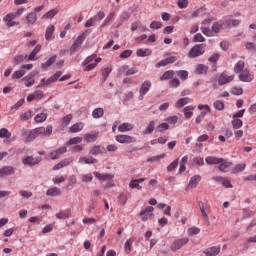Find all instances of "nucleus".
<instances>
[{
    "instance_id": "nucleus-1",
    "label": "nucleus",
    "mask_w": 256,
    "mask_h": 256,
    "mask_svg": "<svg viewBox=\"0 0 256 256\" xmlns=\"http://www.w3.org/2000/svg\"><path fill=\"white\" fill-rule=\"evenodd\" d=\"M205 53V44H197L190 49L188 52V57L190 59H197V57H201Z\"/></svg>"
},
{
    "instance_id": "nucleus-2",
    "label": "nucleus",
    "mask_w": 256,
    "mask_h": 256,
    "mask_svg": "<svg viewBox=\"0 0 256 256\" xmlns=\"http://www.w3.org/2000/svg\"><path fill=\"white\" fill-rule=\"evenodd\" d=\"M188 243H189V238L176 239L171 244L170 249L171 251H173V253H177L179 249H181L182 247H185V245H187Z\"/></svg>"
},
{
    "instance_id": "nucleus-3",
    "label": "nucleus",
    "mask_w": 256,
    "mask_h": 256,
    "mask_svg": "<svg viewBox=\"0 0 256 256\" xmlns=\"http://www.w3.org/2000/svg\"><path fill=\"white\" fill-rule=\"evenodd\" d=\"M40 161H42L41 157H33V156H25L22 159L23 165L27 167H35V165H39Z\"/></svg>"
},
{
    "instance_id": "nucleus-4",
    "label": "nucleus",
    "mask_w": 256,
    "mask_h": 256,
    "mask_svg": "<svg viewBox=\"0 0 256 256\" xmlns=\"http://www.w3.org/2000/svg\"><path fill=\"white\" fill-rule=\"evenodd\" d=\"M31 69H33V64L22 65L20 70H17L12 74V79H21V77H24L26 71H31Z\"/></svg>"
},
{
    "instance_id": "nucleus-5",
    "label": "nucleus",
    "mask_w": 256,
    "mask_h": 256,
    "mask_svg": "<svg viewBox=\"0 0 256 256\" xmlns=\"http://www.w3.org/2000/svg\"><path fill=\"white\" fill-rule=\"evenodd\" d=\"M95 178L100 181H108L105 187H113L115 185L111 179H113V175L111 174H101L99 172H94Z\"/></svg>"
},
{
    "instance_id": "nucleus-6",
    "label": "nucleus",
    "mask_w": 256,
    "mask_h": 256,
    "mask_svg": "<svg viewBox=\"0 0 256 256\" xmlns=\"http://www.w3.org/2000/svg\"><path fill=\"white\" fill-rule=\"evenodd\" d=\"M153 206H147L144 210L140 212L141 221H149L150 217H153Z\"/></svg>"
},
{
    "instance_id": "nucleus-7",
    "label": "nucleus",
    "mask_w": 256,
    "mask_h": 256,
    "mask_svg": "<svg viewBox=\"0 0 256 256\" xmlns=\"http://www.w3.org/2000/svg\"><path fill=\"white\" fill-rule=\"evenodd\" d=\"M36 134L39 135H44V137H51V134L53 133V126L48 125L46 128L45 127H38L35 128Z\"/></svg>"
},
{
    "instance_id": "nucleus-8",
    "label": "nucleus",
    "mask_w": 256,
    "mask_h": 256,
    "mask_svg": "<svg viewBox=\"0 0 256 256\" xmlns=\"http://www.w3.org/2000/svg\"><path fill=\"white\" fill-rule=\"evenodd\" d=\"M39 75V71H32L24 77V82L27 87H32V85H35V77Z\"/></svg>"
},
{
    "instance_id": "nucleus-9",
    "label": "nucleus",
    "mask_w": 256,
    "mask_h": 256,
    "mask_svg": "<svg viewBox=\"0 0 256 256\" xmlns=\"http://www.w3.org/2000/svg\"><path fill=\"white\" fill-rule=\"evenodd\" d=\"M201 181V176L200 175H194L193 177L190 178V181L188 185L185 188V191H191V189H195L197 185H199V182Z\"/></svg>"
},
{
    "instance_id": "nucleus-10",
    "label": "nucleus",
    "mask_w": 256,
    "mask_h": 256,
    "mask_svg": "<svg viewBox=\"0 0 256 256\" xmlns=\"http://www.w3.org/2000/svg\"><path fill=\"white\" fill-rule=\"evenodd\" d=\"M116 141L118 143H135L137 139L135 137L129 136V135H117Z\"/></svg>"
},
{
    "instance_id": "nucleus-11",
    "label": "nucleus",
    "mask_w": 256,
    "mask_h": 256,
    "mask_svg": "<svg viewBox=\"0 0 256 256\" xmlns=\"http://www.w3.org/2000/svg\"><path fill=\"white\" fill-rule=\"evenodd\" d=\"M235 79V75L228 76L225 73H222L218 78L219 85H227V83H231Z\"/></svg>"
},
{
    "instance_id": "nucleus-12",
    "label": "nucleus",
    "mask_w": 256,
    "mask_h": 256,
    "mask_svg": "<svg viewBox=\"0 0 256 256\" xmlns=\"http://www.w3.org/2000/svg\"><path fill=\"white\" fill-rule=\"evenodd\" d=\"M83 41H85V37L81 36V35L78 36L70 48V53L71 54L75 53L77 51V49H79V47H81V45H83Z\"/></svg>"
},
{
    "instance_id": "nucleus-13",
    "label": "nucleus",
    "mask_w": 256,
    "mask_h": 256,
    "mask_svg": "<svg viewBox=\"0 0 256 256\" xmlns=\"http://www.w3.org/2000/svg\"><path fill=\"white\" fill-rule=\"evenodd\" d=\"M222 162H219V166L218 169L219 171H222V173H227V171H229V169H231L233 167V163L232 162H227L225 161V159L221 158Z\"/></svg>"
},
{
    "instance_id": "nucleus-14",
    "label": "nucleus",
    "mask_w": 256,
    "mask_h": 256,
    "mask_svg": "<svg viewBox=\"0 0 256 256\" xmlns=\"http://www.w3.org/2000/svg\"><path fill=\"white\" fill-rule=\"evenodd\" d=\"M63 153H67V147L62 146L52 152H50V159L55 160L59 159V156L63 155Z\"/></svg>"
},
{
    "instance_id": "nucleus-15",
    "label": "nucleus",
    "mask_w": 256,
    "mask_h": 256,
    "mask_svg": "<svg viewBox=\"0 0 256 256\" xmlns=\"http://www.w3.org/2000/svg\"><path fill=\"white\" fill-rule=\"evenodd\" d=\"M239 79L243 83H251V81H253V76L249 73V70L246 69L240 73Z\"/></svg>"
},
{
    "instance_id": "nucleus-16",
    "label": "nucleus",
    "mask_w": 256,
    "mask_h": 256,
    "mask_svg": "<svg viewBox=\"0 0 256 256\" xmlns=\"http://www.w3.org/2000/svg\"><path fill=\"white\" fill-rule=\"evenodd\" d=\"M149 89H151V81L146 80L143 82L140 88V99H143L145 95L149 92Z\"/></svg>"
},
{
    "instance_id": "nucleus-17",
    "label": "nucleus",
    "mask_w": 256,
    "mask_h": 256,
    "mask_svg": "<svg viewBox=\"0 0 256 256\" xmlns=\"http://www.w3.org/2000/svg\"><path fill=\"white\" fill-rule=\"evenodd\" d=\"M53 33H55V26L54 25L48 26L45 32L46 41H53V39H55V35H53Z\"/></svg>"
},
{
    "instance_id": "nucleus-18",
    "label": "nucleus",
    "mask_w": 256,
    "mask_h": 256,
    "mask_svg": "<svg viewBox=\"0 0 256 256\" xmlns=\"http://www.w3.org/2000/svg\"><path fill=\"white\" fill-rule=\"evenodd\" d=\"M13 173H15V168H13V166H5L0 170V177L13 175Z\"/></svg>"
},
{
    "instance_id": "nucleus-19",
    "label": "nucleus",
    "mask_w": 256,
    "mask_h": 256,
    "mask_svg": "<svg viewBox=\"0 0 256 256\" xmlns=\"http://www.w3.org/2000/svg\"><path fill=\"white\" fill-rule=\"evenodd\" d=\"M225 25V21L219 20L212 25V33H221L223 26Z\"/></svg>"
},
{
    "instance_id": "nucleus-20",
    "label": "nucleus",
    "mask_w": 256,
    "mask_h": 256,
    "mask_svg": "<svg viewBox=\"0 0 256 256\" xmlns=\"http://www.w3.org/2000/svg\"><path fill=\"white\" fill-rule=\"evenodd\" d=\"M221 251V247L213 246L211 248H208L204 251L206 256H216L219 255V252Z\"/></svg>"
},
{
    "instance_id": "nucleus-21",
    "label": "nucleus",
    "mask_w": 256,
    "mask_h": 256,
    "mask_svg": "<svg viewBox=\"0 0 256 256\" xmlns=\"http://www.w3.org/2000/svg\"><path fill=\"white\" fill-rule=\"evenodd\" d=\"M207 71H209V66L205 64H199L196 67L195 73L196 75H207Z\"/></svg>"
},
{
    "instance_id": "nucleus-22",
    "label": "nucleus",
    "mask_w": 256,
    "mask_h": 256,
    "mask_svg": "<svg viewBox=\"0 0 256 256\" xmlns=\"http://www.w3.org/2000/svg\"><path fill=\"white\" fill-rule=\"evenodd\" d=\"M130 17L131 14H129V12H123L118 19V24L116 27H121V25H123L125 21H129Z\"/></svg>"
},
{
    "instance_id": "nucleus-23",
    "label": "nucleus",
    "mask_w": 256,
    "mask_h": 256,
    "mask_svg": "<svg viewBox=\"0 0 256 256\" xmlns=\"http://www.w3.org/2000/svg\"><path fill=\"white\" fill-rule=\"evenodd\" d=\"M78 163H85L86 165H93L95 163H98V160L93 157H80Z\"/></svg>"
},
{
    "instance_id": "nucleus-24",
    "label": "nucleus",
    "mask_w": 256,
    "mask_h": 256,
    "mask_svg": "<svg viewBox=\"0 0 256 256\" xmlns=\"http://www.w3.org/2000/svg\"><path fill=\"white\" fill-rule=\"evenodd\" d=\"M46 195L48 197H57L59 195H61V189L57 188V187H53L47 190Z\"/></svg>"
},
{
    "instance_id": "nucleus-25",
    "label": "nucleus",
    "mask_w": 256,
    "mask_h": 256,
    "mask_svg": "<svg viewBox=\"0 0 256 256\" xmlns=\"http://www.w3.org/2000/svg\"><path fill=\"white\" fill-rule=\"evenodd\" d=\"M27 54L23 55L20 54L18 56H15L12 60L13 65H21V63H23L25 61V59H27Z\"/></svg>"
},
{
    "instance_id": "nucleus-26",
    "label": "nucleus",
    "mask_w": 256,
    "mask_h": 256,
    "mask_svg": "<svg viewBox=\"0 0 256 256\" xmlns=\"http://www.w3.org/2000/svg\"><path fill=\"white\" fill-rule=\"evenodd\" d=\"M222 160L221 158L213 157V156H208L206 157V163L207 165H219Z\"/></svg>"
},
{
    "instance_id": "nucleus-27",
    "label": "nucleus",
    "mask_w": 256,
    "mask_h": 256,
    "mask_svg": "<svg viewBox=\"0 0 256 256\" xmlns=\"http://www.w3.org/2000/svg\"><path fill=\"white\" fill-rule=\"evenodd\" d=\"M188 103H191V98L185 97L181 98L176 102L177 109H181V107H185Z\"/></svg>"
},
{
    "instance_id": "nucleus-28",
    "label": "nucleus",
    "mask_w": 256,
    "mask_h": 256,
    "mask_svg": "<svg viewBox=\"0 0 256 256\" xmlns=\"http://www.w3.org/2000/svg\"><path fill=\"white\" fill-rule=\"evenodd\" d=\"M137 57H149L151 55V49L146 48V49H138L136 52Z\"/></svg>"
},
{
    "instance_id": "nucleus-29",
    "label": "nucleus",
    "mask_w": 256,
    "mask_h": 256,
    "mask_svg": "<svg viewBox=\"0 0 256 256\" xmlns=\"http://www.w3.org/2000/svg\"><path fill=\"white\" fill-rule=\"evenodd\" d=\"M175 75V71L168 70L166 71L161 77L160 81H169V79H173V76Z\"/></svg>"
},
{
    "instance_id": "nucleus-30",
    "label": "nucleus",
    "mask_w": 256,
    "mask_h": 256,
    "mask_svg": "<svg viewBox=\"0 0 256 256\" xmlns=\"http://www.w3.org/2000/svg\"><path fill=\"white\" fill-rule=\"evenodd\" d=\"M104 114H105V111L103 110V108H96L92 112V117L94 119H101V117H103Z\"/></svg>"
},
{
    "instance_id": "nucleus-31",
    "label": "nucleus",
    "mask_w": 256,
    "mask_h": 256,
    "mask_svg": "<svg viewBox=\"0 0 256 256\" xmlns=\"http://www.w3.org/2000/svg\"><path fill=\"white\" fill-rule=\"evenodd\" d=\"M155 131V121H150L146 129L143 131L144 135H151Z\"/></svg>"
},
{
    "instance_id": "nucleus-32",
    "label": "nucleus",
    "mask_w": 256,
    "mask_h": 256,
    "mask_svg": "<svg viewBox=\"0 0 256 256\" xmlns=\"http://www.w3.org/2000/svg\"><path fill=\"white\" fill-rule=\"evenodd\" d=\"M57 61V55L52 56L50 59H48L45 63H42L41 67L42 69H47L48 67H51L53 63Z\"/></svg>"
},
{
    "instance_id": "nucleus-33",
    "label": "nucleus",
    "mask_w": 256,
    "mask_h": 256,
    "mask_svg": "<svg viewBox=\"0 0 256 256\" xmlns=\"http://www.w3.org/2000/svg\"><path fill=\"white\" fill-rule=\"evenodd\" d=\"M26 21L28 25H34V23L37 21V14L35 12H31L26 16Z\"/></svg>"
},
{
    "instance_id": "nucleus-34",
    "label": "nucleus",
    "mask_w": 256,
    "mask_h": 256,
    "mask_svg": "<svg viewBox=\"0 0 256 256\" xmlns=\"http://www.w3.org/2000/svg\"><path fill=\"white\" fill-rule=\"evenodd\" d=\"M132 129L133 125L129 123H123L120 126H118V131H120V133H125L126 131H131Z\"/></svg>"
},
{
    "instance_id": "nucleus-35",
    "label": "nucleus",
    "mask_w": 256,
    "mask_h": 256,
    "mask_svg": "<svg viewBox=\"0 0 256 256\" xmlns=\"http://www.w3.org/2000/svg\"><path fill=\"white\" fill-rule=\"evenodd\" d=\"M243 69H245V62L243 60H240L236 63L234 67V73H241L244 71Z\"/></svg>"
},
{
    "instance_id": "nucleus-36",
    "label": "nucleus",
    "mask_w": 256,
    "mask_h": 256,
    "mask_svg": "<svg viewBox=\"0 0 256 256\" xmlns=\"http://www.w3.org/2000/svg\"><path fill=\"white\" fill-rule=\"evenodd\" d=\"M0 139H11V132L7 128H1Z\"/></svg>"
},
{
    "instance_id": "nucleus-37",
    "label": "nucleus",
    "mask_w": 256,
    "mask_h": 256,
    "mask_svg": "<svg viewBox=\"0 0 256 256\" xmlns=\"http://www.w3.org/2000/svg\"><path fill=\"white\" fill-rule=\"evenodd\" d=\"M233 129H241L243 127V121L239 118H232Z\"/></svg>"
},
{
    "instance_id": "nucleus-38",
    "label": "nucleus",
    "mask_w": 256,
    "mask_h": 256,
    "mask_svg": "<svg viewBox=\"0 0 256 256\" xmlns=\"http://www.w3.org/2000/svg\"><path fill=\"white\" fill-rule=\"evenodd\" d=\"M37 137H38L37 131L35 129L31 130L28 133V136L26 137V143H31V141H34V139H37Z\"/></svg>"
},
{
    "instance_id": "nucleus-39",
    "label": "nucleus",
    "mask_w": 256,
    "mask_h": 256,
    "mask_svg": "<svg viewBox=\"0 0 256 256\" xmlns=\"http://www.w3.org/2000/svg\"><path fill=\"white\" fill-rule=\"evenodd\" d=\"M57 13H59V10L52 9L43 15V19H53Z\"/></svg>"
},
{
    "instance_id": "nucleus-40",
    "label": "nucleus",
    "mask_w": 256,
    "mask_h": 256,
    "mask_svg": "<svg viewBox=\"0 0 256 256\" xmlns=\"http://www.w3.org/2000/svg\"><path fill=\"white\" fill-rule=\"evenodd\" d=\"M224 23L228 27H239V24L241 23V21L236 20V19H229V20L224 21Z\"/></svg>"
},
{
    "instance_id": "nucleus-41",
    "label": "nucleus",
    "mask_w": 256,
    "mask_h": 256,
    "mask_svg": "<svg viewBox=\"0 0 256 256\" xmlns=\"http://www.w3.org/2000/svg\"><path fill=\"white\" fill-rule=\"evenodd\" d=\"M96 24H97V17H91L86 21V23L84 24V27H86V29H89V27H95Z\"/></svg>"
},
{
    "instance_id": "nucleus-42",
    "label": "nucleus",
    "mask_w": 256,
    "mask_h": 256,
    "mask_svg": "<svg viewBox=\"0 0 256 256\" xmlns=\"http://www.w3.org/2000/svg\"><path fill=\"white\" fill-rule=\"evenodd\" d=\"M176 73L182 81H187L189 78V72H187V70H179Z\"/></svg>"
},
{
    "instance_id": "nucleus-43",
    "label": "nucleus",
    "mask_w": 256,
    "mask_h": 256,
    "mask_svg": "<svg viewBox=\"0 0 256 256\" xmlns=\"http://www.w3.org/2000/svg\"><path fill=\"white\" fill-rule=\"evenodd\" d=\"M195 108L193 106H186L184 108V115L186 117V119H191V117H193V111Z\"/></svg>"
},
{
    "instance_id": "nucleus-44",
    "label": "nucleus",
    "mask_w": 256,
    "mask_h": 256,
    "mask_svg": "<svg viewBox=\"0 0 256 256\" xmlns=\"http://www.w3.org/2000/svg\"><path fill=\"white\" fill-rule=\"evenodd\" d=\"M40 51H41V45H37L28 56V60L33 61V59H35V55H37V53H39Z\"/></svg>"
},
{
    "instance_id": "nucleus-45",
    "label": "nucleus",
    "mask_w": 256,
    "mask_h": 256,
    "mask_svg": "<svg viewBox=\"0 0 256 256\" xmlns=\"http://www.w3.org/2000/svg\"><path fill=\"white\" fill-rule=\"evenodd\" d=\"M97 137H99L98 133H94V134L88 133V134H85L84 139L88 143H91V141H95V139H97Z\"/></svg>"
},
{
    "instance_id": "nucleus-46",
    "label": "nucleus",
    "mask_w": 256,
    "mask_h": 256,
    "mask_svg": "<svg viewBox=\"0 0 256 256\" xmlns=\"http://www.w3.org/2000/svg\"><path fill=\"white\" fill-rule=\"evenodd\" d=\"M133 246V240L129 238L124 244V251L125 253H131V247Z\"/></svg>"
},
{
    "instance_id": "nucleus-47",
    "label": "nucleus",
    "mask_w": 256,
    "mask_h": 256,
    "mask_svg": "<svg viewBox=\"0 0 256 256\" xmlns=\"http://www.w3.org/2000/svg\"><path fill=\"white\" fill-rule=\"evenodd\" d=\"M81 129H83V126L81 125V123H76L70 127L69 131L70 133H79Z\"/></svg>"
},
{
    "instance_id": "nucleus-48",
    "label": "nucleus",
    "mask_w": 256,
    "mask_h": 256,
    "mask_svg": "<svg viewBox=\"0 0 256 256\" xmlns=\"http://www.w3.org/2000/svg\"><path fill=\"white\" fill-rule=\"evenodd\" d=\"M103 153V150L101 149V146L97 145L90 149L91 155H101Z\"/></svg>"
},
{
    "instance_id": "nucleus-49",
    "label": "nucleus",
    "mask_w": 256,
    "mask_h": 256,
    "mask_svg": "<svg viewBox=\"0 0 256 256\" xmlns=\"http://www.w3.org/2000/svg\"><path fill=\"white\" fill-rule=\"evenodd\" d=\"M34 120L36 121V123H43V121L47 120V114L45 113L37 114Z\"/></svg>"
},
{
    "instance_id": "nucleus-50",
    "label": "nucleus",
    "mask_w": 256,
    "mask_h": 256,
    "mask_svg": "<svg viewBox=\"0 0 256 256\" xmlns=\"http://www.w3.org/2000/svg\"><path fill=\"white\" fill-rule=\"evenodd\" d=\"M83 141L81 137L70 138V140L66 143V145H79Z\"/></svg>"
},
{
    "instance_id": "nucleus-51",
    "label": "nucleus",
    "mask_w": 256,
    "mask_h": 256,
    "mask_svg": "<svg viewBox=\"0 0 256 256\" xmlns=\"http://www.w3.org/2000/svg\"><path fill=\"white\" fill-rule=\"evenodd\" d=\"M199 233H201V229H199L195 226L188 229L189 237H193V235H199Z\"/></svg>"
},
{
    "instance_id": "nucleus-52",
    "label": "nucleus",
    "mask_w": 256,
    "mask_h": 256,
    "mask_svg": "<svg viewBox=\"0 0 256 256\" xmlns=\"http://www.w3.org/2000/svg\"><path fill=\"white\" fill-rule=\"evenodd\" d=\"M213 107L217 109V111H223L225 109V103L221 100H217L214 102Z\"/></svg>"
},
{
    "instance_id": "nucleus-53",
    "label": "nucleus",
    "mask_w": 256,
    "mask_h": 256,
    "mask_svg": "<svg viewBox=\"0 0 256 256\" xmlns=\"http://www.w3.org/2000/svg\"><path fill=\"white\" fill-rule=\"evenodd\" d=\"M231 95H243V88L241 87H232L230 90Z\"/></svg>"
},
{
    "instance_id": "nucleus-54",
    "label": "nucleus",
    "mask_w": 256,
    "mask_h": 256,
    "mask_svg": "<svg viewBox=\"0 0 256 256\" xmlns=\"http://www.w3.org/2000/svg\"><path fill=\"white\" fill-rule=\"evenodd\" d=\"M245 167L246 165L244 163L237 164L232 170V173H241V171H245Z\"/></svg>"
},
{
    "instance_id": "nucleus-55",
    "label": "nucleus",
    "mask_w": 256,
    "mask_h": 256,
    "mask_svg": "<svg viewBox=\"0 0 256 256\" xmlns=\"http://www.w3.org/2000/svg\"><path fill=\"white\" fill-rule=\"evenodd\" d=\"M111 71H113L111 67H106L102 70V77H104V81H107V78L111 74Z\"/></svg>"
},
{
    "instance_id": "nucleus-56",
    "label": "nucleus",
    "mask_w": 256,
    "mask_h": 256,
    "mask_svg": "<svg viewBox=\"0 0 256 256\" xmlns=\"http://www.w3.org/2000/svg\"><path fill=\"white\" fill-rule=\"evenodd\" d=\"M129 187L130 189H138V191H141L142 189L141 185H139V182L136 179L130 182Z\"/></svg>"
},
{
    "instance_id": "nucleus-57",
    "label": "nucleus",
    "mask_w": 256,
    "mask_h": 256,
    "mask_svg": "<svg viewBox=\"0 0 256 256\" xmlns=\"http://www.w3.org/2000/svg\"><path fill=\"white\" fill-rule=\"evenodd\" d=\"M73 119V114H68L65 117H63L62 119V125H64L65 127H67V125H69V123H71V120Z\"/></svg>"
},
{
    "instance_id": "nucleus-58",
    "label": "nucleus",
    "mask_w": 256,
    "mask_h": 256,
    "mask_svg": "<svg viewBox=\"0 0 256 256\" xmlns=\"http://www.w3.org/2000/svg\"><path fill=\"white\" fill-rule=\"evenodd\" d=\"M194 43H205V37L201 33H198L193 38Z\"/></svg>"
},
{
    "instance_id": "nucleus-59",
    "label": "nucleus",
    "mask_w": 256,
    "mask_h": 256,
    "mask_svg": "<svg viewBox=\"0 0 256 256\" xmlns=\"http://www.w3.org/2000/svg\"><path fill=\"white\" fill-rule=\"evenodd\" d=\"M179 165V158L174 160L168 167H167V171L171 172V171H175V169H177V166Z\"/></svg>"
},
{
    "instance_id": "nucleus-60",
    "label": "nucleus",
    "mask_w": 256,
    "mask_h": 256,
    "mask_svg": "<svg viewBox=\"0 0 256 256\" xmlns=\"http://www.w3.org/2000/svg\"><path fill=\"white\" fill-rule=\"evenodd\" d=\"M19 195L24 199H30V197H33V193L31 191H25V190H20Z\"/></svg>"
},
{
    "instance_id": "nucleus-61",
    "label": "nucleus",
    "mask_w": 256,
    "mask_h": 256,
    "mask_svg": "<svg viewBox=\"0 0 256 256\" xmlns=\"http://www.w3.org/2000/svg\"><path fill=\"white\" fill-rule=\"evenodd\" d=\"M113 17H115V13L111 12L108 17L105 19L104 23L101 25V27H105L106 25H109L111 21H113Z\"/></svg>"
},
{
    "instance_id": "nucleus-62",
    "label": "nucleus",
    "mask_w": 256,
    "mask_h": 256,
    "mask_svg": "<svg viewBox=\"0 0 256 256\" xmlns=\"http://www.w3.org/2000/svg\"><path fill=\"white\" fill-rule=\"evenodd\" d=\"M69 217H71V214L63 212V211L56 214L57 219H69Z\"/></svg>"
},
{
    "instance_id": "nucleus-63",
    "label": "nucleus",
    "mask_w": 256,
    "mask_h": 256,
    "mask_svg": "<svg viewBox=\"0 0 256 256\" xmlns=\"http://www.w3.org/2000/svg\"><path fill=\"white\" fill-rule=\"evenodd\" d=\"M163 27V23L159 21H153L150 24V29H161Z\"/></svg>"
},
{
    "instance_id": "nucleus-64",
    "label": "nucleus",
    "mask_w": 256,
    "mask_h": 256,
    "mask_svg": "<svg viewBox=\"0 0 256 256\" xmlns=\"http://www.w3.org/2000/svg\"><path fill=\"white\" fill-rule=\"evenodd\" d=\"M201 31L206 37H213V30H210L207 27H201Z\"/></svg>"
}]
</instances>
